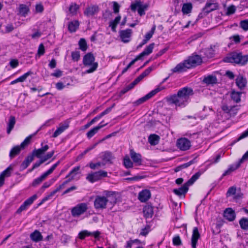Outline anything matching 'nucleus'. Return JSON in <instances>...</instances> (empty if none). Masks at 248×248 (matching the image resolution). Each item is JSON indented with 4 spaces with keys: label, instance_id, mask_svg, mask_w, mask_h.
I'll use <instances>...</instances> for the list:
<instances>
[{
    "label": "nucleus",
    "instance_id": "52",
    "mask_svg": "<svg viewBox=\"0 0 248 248\" xmlns=\"http://www.w3.org/2000/svg\"><path fill=\"white\" fill-rule=\"evenodd\" d=\"M236 190L237 189L236 187L234 186L229 187L226 193L227 197L234 196Z\"/></svg>",
    "mask_w": 248,
    "mask_h": 248
},
{
    "label": "nucleus",
    "instance_id": "23",
    "mask_svg": "<svg viewBox=\"0 0 248 248\" xmlns=\"http://www.w3.org/2000/svg\"><path fill=\"white\" fill-rule=\"evenodd\" d=\"M33 74V72L31 70L28 71L27 72L24 74L23 75L18 77L16 79L10 82V85H14L18 82H23L26 80L27 78L29 76Z\"/></svg>",
    "mask_w": 248,
    "mask_h": 248
},
{
    "label": "nucleus",
    "instance_id": "24",
    "mask_svg": "<svg viewBox=\"0 0 248 248\" xmlns=\"http://www.w3.org/2000/svg\"><path fill=\"white\" fill-rule=\"evenodd\" d=\"M202 82L206 85H214L217 83V79L216 76L209 75L204 77Z\"/></svg>",
    "mask_w": 248,
    "mask_h": 248
},
{
    "label": "nucleus",
    "instance_id": "6",
    "mask_svg": "<svg viewBox=\"0 0 248 248\" xmlns=\"http://www.w3.org/2000/svg\"><path fill=\"white\" fill-rule=\"evenodd\" d=\"M80 167L79 166L74 167L65 177V178H67L68 179L64 181L62 184L60 185L56 188L55 190L54 191V193L60 190L66 184L73 180L74 176L78 173V171L80 170Z\"/></svg>",
    "mask_w": 248,
    "mask_h": 248
},
{
    "label": "nucleus",
    "instance_id": "31",
    "mask_svg": "<svg viewBox=\"0 0 248 248\" xmlns=\"http://www.w3.org/2000/svg\"><path fill=\"white\" fill-rule=\"evenodd\" d=\"M159 140V136L155 134H151L148 137V141L152 145H155L157 144Z\"/></svg>",
    "mask_w": 248,
    "mask_h": 248
},
{
    "label": "nucleus",
    "instance_id": "64",
    "mask_svg": "<svg viewBox=\"0 0 248 248\" xmlns=\"http://www.w3.org/2000/svg\"><path fill=\"white\" fill-rule=\"evenodd\" d=\"M153 70V66H150L145 69L140 75L143 77L147 76Z\"/></svg>",
    "mask_w": 248,
    "mask_h": 248
},
{
    "label": "nucleus",
    "instance_id": "45",
    "mask_svg": "<svg viewBox=\"0 0 248 248\" xmlns=\"http://www.w3.org/2000/svg\"><path fill=\"white\" fill-rule=\"evenodd\" d=\"M241 228L245 230H248V218H242L239 220Z\"/></svg>",
    "mask_w": 248,
    "mask_h": 248
},
{
    "label": "nucleus",
    "instance_id": "63",
    "mask_svg": "<svg viewBox=\"0 0 248 248\" xmlns=\"http://www.w3.org/2000/svg\"><path fill=\"white\" fill-rule=\"evenodd\" d=\"M115 104L114 103L113 104L111 107L108 108L104 111L99 114L101 117L109 113L112 110V109L115 107Z\"/></svg>",
    "mask_w": 248,
    "mask_h": 248
},
{
    "label": "nucleus",
    "instance_id": "48",
    "mask_svg": "<svg viewBox=\"0 0 248 248\" xmlns=\"http://www.w3.org/2000/svg\"><path fill=\"white\" fill-rule=\"evenodd\" d=\"M134 87V86L132 85V84L131 83L120 91L119 93V96H122L123 94H125L128 91L133 89Z\"/></svg>",
    "mask_w": 248,
    "mask_h": 248
},
{
    "label": "nucleus",
    "instance_id": "43",
    "mask_svg": "<svg viewBox=\"0 0 248 248\" xmlns=\"http://www.w3.org/2000/svg\"><path fill=\"white\" fill-rule=\"evenodd\" d=\"M154 46L155 43H151L148 46H146V47L144 48L142 52L145 56L149 55V54L152 53Z\"/></svg>",
    "mask_w": 248,
    "mask_h": 248
},
{
    "label": "nucleus",
    "instance_id": "53",
    "mask_svg": "<svg viewBox=\"0 0 248 248\" xmlns=\"http://www.w3.org/2000/svg\"><path fill=\"white\" fill-rule=\"evenodd\" d=\"M92 234V232L85 230L81 231L79 233L78 237L80 239H83L86 236H90Z\"/></svg>",
    "mask_w": 248,
    "mask_h": 248
},
{
    "label": "nucleus",
    "instance_id": "62",
    "mask_svg": "<svg viewBox=\"0 0 248 248\" xmlns=\"http://www.w3.org/2000/svg\"><path fill=\"white\" fill-rule=\"evenodd\" d=\"M94 204L97 209H103L106 208V202H94Z\"/></svg>",
    "mask_w": 248,
    "mask_h": 248
},
{
    "label": "nucleus",
    "instance_id": "4",
    "mask_svg": "<svg viewBox=\"0 0 248 248\" xmlns=\"http://www.w3.org/2000/svg\"><path fill=\"white\" fill-rule=\"evenodd\" d=\"M95 57L92 52H88L86 54L83 58V64L84 66H91V67L86 70L85 73L90 74L94 72L97 68L98 64L97 62H94Z\"/></svg>",
    "mask_w": 248,
    "mask_h": 248
},
{
    "label": "nucleus",
    "instance_id": "35",
    "mask_svg": "<svg viewBox=\"0 0 248 248\" xmlns=\"http://www.w3.org/2000/svg\"><path fill=\"white\" fill-rule=\"evenodd\" d=\"M192 9V5L190 2L185 3L182 8V12L184 14H188L191 13Z\"/></svg>",
    "mask_w": 248,
    "mask_h": 248
},
{
    "label": "nucleus",
    "instance_id": "22",
    "mask_svg": "<svg viewBox=\"0 0 248 248\" xmlns=\"http://www.w3.org/2000/svg\"><path fill=\"white\" fill-rule=\"evenodd\" d=\"M224 217L229 221H232L235 218V214L232 208H228L224 211Z\"/></svg>",
    "mask_w": 248,
    "mask_h": 248
},
{
    "label": "nucleus",
    "instance_id": "55",
    "mask_svg": "<svg viewBox=\"0 0 248 248\" xmlns=\"http://www.w3.org/2000/svg\"><path fill=\"white\" fill-rule=\"evenodd\" d=\"M148 99H149V98H148V96L147 95H145V96L140 98V99H139L137 101H136L135 102V104L136 105H140V104H142L143 103H144V102L148 100Z\"/></svg>",
    "mask_w": 248,
    "mask_h": 248
},
{
    "label": "nucleus",
    "instance_id": "56",
    "mask_svg": "<svg viewBox=\"0 0 248 248\" xmlns=\"http://www.w3.org/2000/svg\"><path fill=\"white\" fill-rule=\"evenodd\" d=\"M244 194L241 192L240 189L237 190L233 196V199L235 200H239L243 198Z\"/></svg>",
    "mask_w": 248,
    "mask_h": 248
},
{
    "label": "nucleus",
    "instance_id": "37",
    "mask_svg": "<svg viewBox=\"0 0 248 248\" xmlns=\"http://www.w3.org/2000/svg\"><path fill=\"white\" fill-rule=\"evenodd\" d=\"M121 19V16L119 15L116 16L115 19L110 21L109 23V27H111V30L113 31H116V28L117 27V25L120 22Z\"/></svg>",
    "mask_w": 248,
    "mask_h": 248
},
{
    "label": "nucleus",
    "instance_id": "60",
    "mask_svg": "<svg viewBox=\"0 0 248 248\" xmlns=\"http://www.w3.org/2000/svg\"><path fill=\"white\" fill-rule=\"evenodd\" d=\"M32 153L35 156L38 158H40L41 155L44 154V152L42 151L41 148L38 149H34L33 150Z\"/></svg>",
    "mask_w": 248,
    "mask_h": 248
},
{
    "label": "nucleus",
    "instance_id": "7",
    "mask_svg": "<svg viewBox=\"0 0 248 248\" xmlns=\"http://www.w3.org/2000/svg\"><path fill=\"white\" fill-rule=\"evenodd\" d=\"M147 4L142 5L140 1H136L135 2L131 3L130 5L131 10L135 12L138 8V12L140 16H142L145 14V10L147 9Z\"/></svg>",
    "mask_w": 248,
    "mask_h": 248
},
{
    "label": "nucleus",
    "instance_id": "59",
    "mask_svg": "<svg viewBox=\"0 0 248 248\" xmlns=\"http://www.w3.org/2000/svg\"><path fill=\"white\" fill-rule=\"evenodd\" d=\"M236 11L235 6L232 5L229 6L227 8L226 14L228 16L233 14Z\"/></svg>",
    "mask_w": 248,
    "mask_h": 248
},
{
    "label": "nucleus",
    "instance_id": "41",
    "mask_svg": "<svg viewBox=\"0 0 248 248\" xmlns=\"http://www.w3.org/2000/svg\"><path fill=\"white\" fill-rule=\"evenodd\" d=\"M79 6L76 3H71L69 7V11L72 15H77V11L79 9Z\"/></svg>",
    "mask_w": 248,
    "mask_h": 248
},
{
    "label": "nucleus",
    "instance_id": "50",
    "mask_svg": "<svg viewBox=\"0 0 248 248\" xmlns=\"http://www.w3.org/2000/svg\"><path fill=\"white\" fill-rule=\"evenodd\" d=\"M235 107L234 106L229 107L226 104H224L222 106V110L226 113L229 114L231 113V110Z\"/></svg>",
    "mask_w": 248,
    "mask_h": 248
},
{
    "label": "nucleus",
    "instance_id": "51",
    "mask_svg": "<svg viewBox=\"0 0 248 248\" xmlns=\"http://www.w3.org/2000/svg\"><path fill=\"white\" fill-rule=\"evenodd\" d=\"M45 53V48L44 45L43 43H41L38 46L37 50V55L40 57L44 55Z\"/></svg>",
    "mask_w": 248,
    "mask_h": 248
},
{
    "label": "nucleus",
    "instance_id": "49",
    "mask_svg": "<svg viewBox=\"0 0 248 248\" xmlns=\"http://www.w3.org/2000/svg\"><path fill=\"white\" fill-rule=\"evenodd\" d=\"M32 202H24L21 206L17 209L16 213L17 214H20L23 211L25 210L28 207H29Z\"/></svg>",
    "mask_w": 248,
    "mask_h": 248
},
{
    "label": "nucleus",
    "instance_id": "39",
    "mask_svg": "<svg viewBox=\"0 0 248 248\" xmlns=\"http://www.w3.org/2000/svg\"><path fill=\"white\" fill-rule=\"evenodd\" d=\"M241 93L238 92L232 91L231 94L232 99L236 103L241 101Z\"/></svg>",
    "mask_w": 248,
    "mask_h": 248
},
{
    "label": "nucleus",
    "instance_id": "8",
    "mask_svg": "<svg viewBox=\"0 0 248 248\" xmlns=\"http://www.w3.org/2000/svg\"><path fill=\"white\" fill-rule=\"evenodd\" d=\"M87 206L86 203H81L72 208L71 213L73 216L78 217L86 211Z\"/></svg>",
    "mask_w": 248,
    "mask_h": 248
},
{
    "label": "nucleus",
    "instance_id": "1",
    "mask_svg": "<svg viewBox=\"0 0 248 248\" xmlns=\"http://www.w3.org/2000/svg\"><path fill=\"white\" fill-rule=\"evenodd\" d=\"M194 94L193 89L188 87H184L179 89L176 94L167 97L166 100L170 104L176 107H185L189 102L190 96Z\"/></svg>",
    "mask_w": 248,
    "mask_h": 248
},
{
    "label": "nucleus",
    "instance_id": "38",
    "mask_svg": "<svg viewBox=\"0 0 248 248\" xmlns=\"http://www.w3.org/2000/svg\"><path fill=\"white\" fill-rule=\"evenodd\" d=\"M102 159L104 161L106 162L111 163L112 160L114 159V156L110 152L106 151L103 153Z\"/></svg>",
    "mask_w": 248,
    "mask_h": 248
},
{
    "label": "nucleus",
    "instance_id": "58",
    "mask_svg": "<svg viewBox=\"0 0 248 248\" xmlns=\"http://www.w3.org/2000/svg\"><path fill=\"white\" fill-rule=\"evenodd\" d=\"M241 164L242 163L239 161H238L235 164L231 165L228 168L231 170V171H232V172H233L238 169Z\"/></svg>",
    "mask_w": 248,
    "mask_h": 248
},
{
    "label": "nucleus",
    "instance_id": "15",
    "mask_svg": "<svg viewBox=\"0 0 248 248\" xmlns=\"http://www.w3.org/2000/svg\"><path fill=\"white\" fill-rule=\"evenodd\" d=\"M151 197L150 190L147 189H142L139 193L138 199L140 202H147Z\"/></svg>",
    "mask_w": 248,
    "mask_h": 248
},
{
    "label": "nucleus",
    "instance_id": "57",
    "mask_svg": "<svg viewBox=\"0 0 248 248\" xmlns=\"http://www.w3.org/2000/svg\"><path fill=\"white\" fill-rule=\"evenodd\" d=\"M60 161H58L56 163L54 164L47 171H46V172L49 175L51 174L53 171L55 170V169L56 168V167L60 164Z\"/></svg>",
    "mask_w": 248,
    "mask_h": 248
},
{
    "label": "nucleus",
    "instance_id": "14",
    "mask_svg": "<svg viewBox=\"0 0 248 248\" xmlns=\"http://www.w3.org/2000/svg\"><path fill=\"white\" fill-rule=\"evenodd\" d=\"M218 8V5L217 3L207 1L204 7L202 8V12L208 14L209 13L215 11Z\"/></svg>",
    "mask_w": 248,
    "mask_h": 248
},
{
    "label": "nucleus",
    "instance_id": "3",
    "mask_svg": "<svg viewBox=\"0 0 248 248\" xmlns=\"http://www.w3.org/2000/svg\"><path fill=\"white\" fill-rule=\"evenodd\" d=\"M223 61L225 62L244 65L248 62V54L243 55L241 52L232 51L224 58Z\"/></svg>",
    "mask_w": 248,
    "mask_h": 248
},
{
    "label": "nucleus",
    "instance_id": "12",
    "mask_svg": "<svg viewBox=\"0 0 248 248\" xmlns=\"http://www.w3.org/2000/svg\"><path fill=\"white\" fill-rule=\"evenodd\" d=\"M235 84L240 90L244 89L247 84V80L246 78L241 74L238 75L235 79Z\"/></svg>",
    "mask_w": 248,
    "mask_h": 248
},
{
    "label": "nucleus",
    "instance_id": "5",
    "mask_svg": "<svg viewBox=\"0 0 248 248\" xmlns=\"http://www.w3.org/2000/svg\"><path fill=\"white\" fill-rule=\"evenodd\" d=\"M104 192L105 196H97L94 202H108V198L113 202L120 201V194L119 192L113 191H105Z\"/></svg>",
    "mask_w": 248,
    "mask_h": 248
},
{
    "label": "nucleus",
    "instance_id": "2",
    "mask_svg": "<svg viewBox=\"0 0 248 248\" xmlns=\"http://www.w3.org/2000/svg\"><path fill=\"white\" fill-rule=\"evenodd\" d=\"M202 63V59L201 56L193 54L187 59L177 64L172 69L174 73L186 71L187 69H190L200 65Z\"/></svg>",
    "mask_w": 248,
    "mask_h": 248
},
{
    "label": "nucleus",
    "instance_id": "44",
    "mask_svg": "<svg viewBox=\"0 0 248 248\" xmlns=\"http://www.w3.org/2000/svg\"><path fill=\"white\" fill-rule=\"evenodd\" d=\"M155 29H156L155 25H154L152 27L151 31H150L149 32H147L145 34V35L144 36V39L145 40H146L147 42L152 37L153 34H154Z\"/></svg>",
    "mask_w": 248,
    "mask_h": 248
},
{
    "label": "nucleus",
    "instance_id": "34",
    "mask_svg": "<svg viewBox=\"0 0 248 248\" xmlns=\"http://www.w3.org/2000/svg\"><path fill=\"white\" fill-rule=\"evenodd\" d=\"M123 165L126 169L132 168L133 167V162L131 160L128 155H125L124 157Z\"/></svg>",
    "mask_w": 248,
    "mask_h": 248
},
{
    "label": "nucleus",
    "instance_id": "21",
    "mask_svg": "<svg viewBox=\"0 0 248 248\" xmlns=\"http://www.w3.org/2000/svg\"><path fill=\"white\" fill-rule=\"evenodd\" d=\"M200 237V234L199 232L197 227H195L193 229L192 232V235L191 238V245L192 248H196V245L198 240Z\"/></svg>",
    "mask_w": 248,
    "mask_h": 248
},
{
    "label": "nucleus",
    "instance_id": "27",
    "mask_svg": "<svg viewBox=\"0 0 248 248\" xmlns=\"http://www.w3.org/2000/svg\"><path fill=\"white\" fill-rule=\"evenodd\" d=\"M12 170V169L9 167L1 173L0 175V187L4 184L5 177L10 176Z\"/></svg>",
    "mask_w": 248,
    "mask_h": 248
},
{
    "label": "nucleus",
    "instance_id": "40",
    "mask_svg": "<svg viewBox=\"0 0 248 248\" xmlns=\"http://www.w3.org/2000/svg\"><path fill=\"white\" fill-rule=\"evenodd\" d=\"M165 89V87L164 86L158 85L155 89L151 91L146 95L148 96V98L150 99L153 96H154L155 94H156L157 93L163 90H164Z\"/></svg>",
    "mask_w": 248,
    "mask_h": 248
},
{
    "label": "nucleus",
    "instance_id": "32",
    "mask_svg": "<svg viewBox=\"0 0 248 248\" xmlns=\"http://www.w3.org/2000/svg\"><path fill=\"white\" fill-rule=\"evenodd\" d=\"M16 124V118L14 116H11L9 118V122L8 123V126L7 128V133L9 134L12 129L14 128Z\"/></svg>",
    "mask_w": 248,
    "mask_h": 248
},
{
    "label": "nucleus",
    "instance_id": "18",
    "mask_svg": "<svg viewBox=\"0 0 248 248\" xmlns=\"http://www.w3.org/2000/svg\"><path fill=\"white\" fill-rule=\"evenodd\" d=\"M98 11V7L96 5H93L87 7L84 11V15L89 17L94 16Z\"/></svg>",
    "mask_w": 248,
    "mask_h": 248
},
{
    "label": "nucleus",
    "instance_id": "13",
    "mask_svg": "<svg viewBox=\"0 0 248 248\" xmlns=\"http://www.w3.org/2000/svg\"><path fill=\"white\" fill-rule=\"evenodd\" d=\"M104 121H101L98 125L94 127L93 128H92L91 130H90L86 134L87 137L88 139H91L92 138L95 134H96L99 129L103 128L106 125H107V123L106 124H103Z\"/></svg>",
    "mask_w": 248,
    "mask_h": 248
},
{
    "label": "nucleus",
    "instance_id": "47",
    "mask_svg": "<svg viewBox=\"0 0 248 248\" xmlns=\"http://www.w3.org/2000/svg\"><path fill=\"white\" fill-rule=\"evenodd\" d=\"M31 138L32 136L29 135L25 139L23 142H21L20 146L23 149H24L26 146H28L30 144Z\"/></svg>",
    "mask_w": 248,
    "mask_h": 248
},
{
    "label": "nucleus",
    "instance_id": "28",
    "mask_svg": "<svg viewBox=\"0 0 248 248\" xmlns=\"http://www.w3.org/2000/svg\"><path fill=\"white\" fill-rule=\"evenodd\" d=\"M143 212L146 218L152 217L154 214L153 208L151 205H146L143 208Z\"/></svg>",
    "mask_w": 248,
    "mask_h": 248
},
{
    "label": "nucleus",
    "instance_id": "36",
    "mask_svg": "<svg viewBox=\"0 0 248 248\" xmlns=\"http://www.w3.org/2000/svg\"><path fill=\"white\" fill-rule=\"evenodd\" d=\"M201 175V173L199 171L195 173L194 175H193L185 183L188 186L193 185L194 183L198 180Z\"/></svg>",
    "mask_w": 248,
    "mask_h": 248
},
{
    "label": "nucleus",
    "instance_id": "25",
    "mask_svg": "<svg viewBox=\"0 0 248 248\" xmlns=\"http://www.w3.org/2000/svg\"><path fill=\"white\" fill-rule=\"evenodd\" d=\"M30 12L29 7L24 4H20L18 8V15L23 17H26Z\"/></svg>",
    "mask_w": 248,
    "mask_h": 248
},
{
    "label": "nucleus",
    "instance_id": "46",
    "mask_svg": "<svg viewBox=\"0 0 248 248\" xmlns=\"http://www.w3.org/2000/svg\"><path fill=\"white\" fill-rule=\"evenodd\" d=\"M72 60L74 62H78L80 58V52L78 51H74L71 52Z\"/></svg>",
    "mask_w": 248,
    "mask_h": 248
},
{
    "label": "nucleus",
    "instance_id": "42",
    "mask_svg": "<svg viewBox=\"0 0 248 248\" xmlns=\"http://www.w3.org/2000/svg\"><path fill=\"white\" fill-rule=\"evenodd\" d=\"M79 48L82 51L85 52L88 48V45L85 39L80 38L78 41Z\"/></svg>",
    "mask_w": 248,
    "mask_h": 248
},
{
    "label": "nucleus",
    "instance_id": "16",
    "mask_svg": "<svg viewBox=\"0 0 248 248\" xmlns=\"http://www.w3.org/2000/svg\"><path fill=\"white\" fill-rule=\"evenodd\" d=\"M130 155L133 163L137 165H141L142 164V156L140 154L136 153L133 149L130 150Z\"/></svg>",
    "mask_w": 248,
    "mask_h": 248
},
{
    "label": "nucleus",
    "instance_id": "20",
    "mask_svg": "<svg viewBox=\"0 0 248 248\" xmlns=\"http://www.w3.org/2000/svg\"><path fill=\"white\" fill-rule=\"evenodd\" d=\"M188 186L185 183L181 187L178 189H174L173 192L180 197H185V194L188 190Z\"/></svg>",
    "mask_w": 248,
    "mask_h": 248
},
{
    "label": "nucleus",
    "instance_id": "30",
    "mask_svg": "<svg viewBox=\"0 0 248 248\" xmlns=\"http://www.w3.org/2000/svg\"><path fill=\"white\" fill-rule=\"evenodd\" d=\"M194 160H191L186 163L181 164L175 168L174 170L175 172L180 171L184 169H186L194 163Z\"/></svg>",
    "mask_w": 248,
    "mask_h": 248
},
{
    "label": "nucleus",
    "instance_id": "9",
    "mask_svg": "<svg viewBox=\"0 0 248 248\" xmlns=\"http://www.w3.org/2000/svg\"><path fill=\"white\" fill-rule=\"evenodd\" d=\"M177 146L182 151H186L191 147V142L186 138H181L177 141Z\"/></svg>",
    "mask_w": 248,
    "mask_h": 248
},
{
    "label": "nucleus",
    "instance_id": "11",
    "mask_svg": "<svg viewBox=\"0 0 248 248\" xmlns=\"http://www.w3.org/2000/svg\"><path fill=\"white\" fill-rule=\"evenodd\" d=\"M132 32V30L130 29L120 31V36L122 41L125 43L129 42L130 41Z\"/></svg>",
    "mask_w": 248,
    "mask_h": 248
},
{
    "label": "nucleus",
    "instance_id": "10",
    "mask_svg": "<svg viewBox=\"0 0 248 248\" xmlns=\"http://www.w3.org/2000/svg\"><path fill=\"white\" fill-rule=\"evenodd\" d=\"M70 122L65 121L63 123H60L59 126L52 135V137L55 138L62 133L65 130L69 127Z\"/></svg>",
    "mask_w": 248,
    "mask_h": 248
},
{
    "label": "nucleus",
    "instance_id": "19",
    "mask_svg": "<svg viewBox=\"0 0 248 248\" xmlns=\"http://www.w3.org/2000/svg\"><path fill=\"white\" fill-rule=\"evenodd\" d=\"M80 23L78 20H74L68 23V31L70 33H74L77 31L79 29Z\"/></svg>",
    "mask_w": 248,
    "mask_h": 248
},
{
    "label": "nucleus",
    "instance_id": "54",
    "mask_svg": "<svg viewBox=\"0 0 248 248\" xmlns=\"http://www.w3.org/2000/svg\"><path fill=\"white\" fill-rule=\"evenodd\" d=\"M240 27L245 31L248 30V20H243L240 22Z\"/></svg>",
    "mask_w": 248,
    "mask_h": 248
},
{
    "label": "nucleus",
    "instance_id": "29",
    "mask_svg": "<svg viewBox=\"0 0 248 248\" xmlns=\"http://www.w3.org/2000/svg\"><path fill=\"white\" fill-rule=\"evenodd\" d=\"M21 149H23L20 145L15 146L13 147L9 153V157L10 158H14L16 155H18L20 154Z\"/></svg>",
    "mask_w": 248,
    "mask_h": 248
},
{
    "label": "nucleus",
    "instance_id": "26",
    "mask_svg": "<svg viewBox=\"0 0 248 248\" xmlns=\"http://www.w3.org/2000/svg\"><path fill=\"white\" fill-rule=\"evenodd\" d=\"M30 238L31 240L34 242H38L43 240V237L41 232L38 230H35L31 233Z\"/></svg>",
    "mask_w": 248,
    "mask_h": 248
},
{
    "label": "nucleus",
    "instance_id": "61",
    "mask_svg": "<svg viewBox=\"0 0 248 248\" xmlns=\"http://www.w3.org/2000/svg\"><path fill=\"white\" fill-rule=\"evenodd\" d=\"M150 231V226L149 225H146L145 227L141 229L140 232V235L142 236H146Z\"/></svg>",
    "mask_w": 248,
    "mask_h": 248
},
{
    "label": "nucleus",
    "instance_id": "33",
    "mask_svg": "<svg viewBox=\"0 0 248 248\" xmlns=\"http://www.w3.org/2000/svg\"><path fill=\"white\" fill-rule=\"evenodd\" d=\"M86 180L92 183L99 180V177L98 176L97 171L88 174L86 177Z\"/></svg>",
    "mask_w": 248,
    "mask_h": 248
},
{
    "label": "nucleus",
    "instance_id": "17",
    "mask_svg": "<svg viewBox=\"0 0 248 248\" xmlns=\"http://www.w3.org/2000/svg\"><path fill=\"white\" fill-rule=\"evenodd\" d=\"M215 46L210 45V47L203 49L202 52L203 53L204 57L207 59L213 58L215 55Z\"/></svg>",
    "mask_w": 248,
    "mask_h": 248
}]
</instances>
